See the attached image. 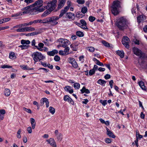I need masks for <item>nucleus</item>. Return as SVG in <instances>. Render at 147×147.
Instances as JSON below:
<instances>
[{"label":"nucleus","instance_id":"31","mask_svg":"<svg viewBox=\"0 0 147 147\" xmlns=\"http://www.w3.org/2000/svg\"><path fill=\"white\" fill-rule=\"evenodd\" d=\"M25 28L26 32L32 31L35 30V28L34 27H26Z\"/></svg>","mask_w":147,"mask_h":147},{"label":"nucleus","instance_id":"63","mask_svg":"<svg viewBox=\"0 0 147 147\" xmlns=\"http://www.w3.org/2000/svg\"><path fill=\"white\" fill-rule=\"evenodd\" d=\"M105 79L106 80L109 79L111 78V76L109 74H107L104 76Z\"/></svg>","mask_w":147,"mask_h":147},{"label":"nucleus","instance_id":"28","mask_svg":"<svg viewBox=\"0 0 147 147\" xmlns=\"http://www.w3.org/2000/svg\"><path fill=\"white\" fill-rule=\"evenodd\" d=\"M21 44L22 45H24V44H26V45H29L30 43V42L29 40H25L22 39L21 40Z\"/></svg>","mask_w":147,"mask_h":147},{"label":"nucleus","instance_id":"36","mask_svg":"<svg viewBox=\"0 0 147 147\" xmlns=\"http://www.w3.org/2000/svg\"><path fill=\"white\" fill-rule=\"evenodd\" d=\"M16 31L18 32H26L25 28H18L16 30Z\"/></svg>","mask_w":147,"mask_h":147},{"label":"nucleus","instance_id":"33","mask_svg":"<svg viewBox=\"0 0 147 147\" xmlns=\"http://www.w3.org/2000/svg\"><path fill=\"white\" fill-rule=\"evenodd\" d=\"M49 112L51 113L52 114H53L55 112V109L52 107H50L49 108Z\"/></svg>","mask_w":147,"mask_h":147},{"label":"nucleus","instance_id":"50","mask_svg":"<svg viewBox=\"0 0 147 147\" xmlns=\"http://www.w3.org/2000/svg\"><path fill=\"white\" fill-rule=\"evenodd\" d=\"M54 60L56 61H58L60 59V57L58 55H55L54 59Z\"/></svg>","mask_w":147,"mask_h":147},{"label":"nucleus","instance_id":"11","mask_svg":"<svg viewBox=\"0 0 147 147\" xmlns=\"http://www.w3.org/2000/svg\"><path fill=\"white\" fill-rule=\"evenodd\" d=\"M79 44V43H74L70 45V47L72 49L73 51H77L78 48V46Z\"/></svg>","mask_w":147,"mask_h":147},{"label":"nucleus","instance_id":"26","mask_svg":"<svg viewBox=\"0 0 147 147\" xmlns=\"http://www.w3.org/2000/svg\"><path fill=\"white\" fill-rule=\"evenodd\" d=\"M43 3L42 0H38L35 2L32 5V7H34L42 4Z\"/></svg>","mask_w":147,"mask_h":147},{"label":"nucleus","instance_id":"51","mask_svg":"<svg viewBox=\"0 0 147 147\" xmlns=\"http://www.w3.org/2000/svg\"><path fill=\"white\" fill-rule=\"evenodd\" d=\"M81 28L83 29H87L88 28L86 25H83L81 24V25L79 26Z\"/></svg>","mask_w":147,"mask_h":147},{"label":"nucleus","instance_id":"29","mask_svg":"<svg viewBox=\"0 0 147 147\" xmlns=\"http://www.w3.org/2000/svg\"><path fill=\"white\" fill-rule=\"evenodd\" d=\"M138 84L142 89H146L145 88V87L144 85V83L142 81H140L138 82Z\"/></svg>","mask_w":147,"mask_h":147},{"label":"nucleus","instance_id":"58","mask_svg":"<svg viewBox=\"0 0 147 147\" xmlns=\"http://www.w3.org/2000/svg\"><path fill=\"white\" fill-rule=\"evenodd\" d=\"M136 139H138V138L140 139L143 137V136L142 135H140L139 133H138V134H137V136H136Z\"/></svg>","mask_w":147,"mask_h":147},{"label":"nucleus","instance_id":"22","mask_svg":"<svg viewBox=\"0 0 147 147\" xmlns=\"http://www.w3.org/2000/svg\"><path fill=\"white\" fill-rule=\"evenodd\" d=\"M30 121L32 125V129H34L36 125V122L34 119L33 118L30 119Z\"/></svg>","mask_w":147,"mask_h":147},{"label":"nucleus","instance_id":"13","mask_svg":"<svg viewBox=\"0 0 147 147\" xmlns=\"http://www.w3.org/2000/svg\"><path fill=\"white\" fill-rule=\"evenodd\" d=\"M32 7V5H30L29 6H27L23 8L22 9V10L24 11L22 13L23 14L28 13L29 12V9L30 7Z\"/></svg>","mask_w":147,"mask_h":147},{"label":"nucleus","instance_id":"15","mask_svg":"<svg viewBox=\"0 0 147 147\" xmlns=\"http://www.w3.org/2000/svg\"><path fill=\"white\" fill-rule=\"evenodd\" d=\"M58 51L57 50L55 49L51 51H48L47 52V54L48 55L50 56H53L55 54L58 53Z\"/></svg>","mask_w":147,"mask_h":147},{"label":"nucleus","instance_id":"7","mask_svg":"<svg viewBox=\"0 0 147 147\" xmlns=\"http://www.w3.org/2000/svg\"><path fill=\"white\" fill-rule=\"evenodd\" d=\"M58 20V16H52L49 18V23L52 26H55L58 24V22H57V21Z\"/></svg>","mask_w":147,"mask_h":147},{"label":"nucleus","instance_id":"24","mask_svg":"<svg viewBox=\"0 0 147 147\" xmlns=\"http://www.w3.org/2000/svg\"><path fill=\"white\" fill-rule=\"evenodd\" d=\"M10 90L8 88H5V89L4 91V94L5 96H8L10 95Z\"/></svg>","mask_w":147,"mask_h":147},{"label":"nucleus","instance_id":"32","mask_svg":"<svg viewBox=\"0 0 147 147\" xmlns=\"http://www.w3.org/2000/svg\"><path fill=\"white\" fill-rule=\"evenodd\" d=\"M20 67H21V69L24 70H29V67L27 65H20Z\"/></svg>","mask_w":147,"mask_h":147},{"label":"nucleus","instance_id":"53","mask_svg":"<svg viewBox=\"0 0 147 147\" xmlns=\"http://www.w3.org/2000/svg\"><path fill=\"white\" fill-rule=\"evenodd\" d=\"M42 22V20L41 19H38L34 20L33 21V22L34 24H36L38 23H41Z\"/></svg>","mask_w":147,"mask_h":147},{"label":"nucleus","instance_id":"59","mask_svg":"<svg viewBox=\"0 0 147 147\" xmlns=\"http://www.w3.org/2000/svg\"><path fill=\"white\" fill-rule=\"evenodd\" d=\"M24 2L27 4H28L33 2V0H24Z\"/></svg>","mask_w":147,"mask_h":147},{"label":"nucleus","instance_id":"23","mask_svg":"<svg viewBox=\"0 0 147 147\" xmlns=\"http://www.w3.org/2000/svg\"><path fill=\"white\" fill-rule=\"evenodd\" d=\"M80 91L82 94L84 93H85L86 94H89L90 93L89 90L87 89H86L84 86L82 88V89L80 90Z\"/></svg>","mask_w":147,"mask_h":147},{"label":"nucleus","instance_id":"41","mask_svg":"<svg viewBox=\"0 0 147 147\" xmlns=\"http://www.w3.org/2000/svg\"><path fill=\"white\" fill-rule=\"evenodd\" d=\"M73 67L75 68H77L78 67V65L77 62L75 61L71 64Z\"/></svg>","mask_w":147,"mask_h":147},{"label":"nucleus","instance_id":"38","mask_svg":"<svg viewBox=\"0 0 147 147\" xmlns=\"http://www.w3.org/2000/svg\"><path fill=\"white\" fill-rule=\"evenodd\" d=\"M87 8L86 7H83L81 9V12L84 14L87 11Z\"/></svg>","mask_w":147,"mask_h":147},{"label":"nucleus","instance_id":"46","mask_svg":"<svg viewBox=\"0 0 147 147\" xmlns=\"http://www.w3.org/2000/svg\"><path fill=\"white\" fill-rule=\"evenodd\" d=\"M100 102L102 104L103 106H105L107 104V101L106 100H100Z\"/></svg>","mask_w":147,"mask_h":147},{"label":"nucleus","instance_id":"37","mask_svg":"<svg viewBox=\"0 0 147 147\" xmlns=\"http://www.w3.org/2000/svg\"><path fill=\"white\" fill-rule=\"evenodd\" d=\"M65 55H67L71 53L72 52H71L70 53L68 52L69 51V48L68 47H66L65 46Z\"/></svg>","mask_w":147,"mask_h":147},{"label":"nucleus","instance_id":"56","mask_svg":"<svg viewBox=\"0 0 147 147\" xmlns=\"http://www.w3.org/2000/svg\"><path fill=\"white\" fill-rule=\"evenodd\" d=\"M29 47V45H22V50L27 49Z\"/></svg>","mask_w":147,"mask_h":147},{"label":"nucleus","instance_id":"17","mask_svg":"<svg viewBox=\"0 0 147 147\" xmlns=\"http://www.w3.org/2000/svg\"><path fill=\"white\" fill-rule=\"evenodd\" d=\"M59 4L57 7L58 9H61L64 5V0H59L58 1Z\"/></svg>","mask_w":147,"mask_h":147},{"label":"nucleus","instance_id":"64","mask_svg":"<svg viewBox=\"0 0 147 147\" xmlns=\"http://www.w3.org/2000/svg\"><path fill=\"white\" fill-rule=\"evenodd\" d=\"M80 22L81 24L86 26V23L84 20L82 19L80 20Z\"/></svg>","mask_w":147,"mask_h":147},{"label":"nucleus","instance_id":"30","mask_svg":"<svg viewBox=\"0 0 147 147\" xmlns=\"http://www.w3.org/2000/svg\"><path fill=\"white\" fill-rule=\"evenodd\" d=\"M76 35L79 37H82L84 36V34L81 31H78L76 32Z\"/></svg>","mask_w":147,"mask_h":147},{"label":"nucleus","instance_id":"3","mask_svg":"<svg viewBox=\"0 0 147 147\" xmlns=\"http://www.w3.org/2000/svg\"><path fill=\"white\" fill-rule=\"evenodd\" d=\"M120 2L118 1H114L112 6L111 12L114 15H117L119 13V9L120 7Z\"/></svg>","mask_w":147,"mask_h":147},{"label":"nucleus","instance_id":"55","mask_svg":"<svg viewBox=\"0 0 147 147\" xmlns=\"http://www.w3.org/2000/svg\"><path fill=\"white\" fill-rule=\"evenodd\" d=\"M77 2L79 4H83L85 3V1L84 0H77Z\"/></svg>","mask_w":147,"mask_h":147},{"label":"nucleus","instance_id":"47","mask_svg":"<svg viewBox=\"0 0 147 147\" xmlns=\"http://www.w3.org/2000/svg\"><path fill=\"white\" fill-rule=\"evenodd\" d=\"M75 61V59L73 58H69L68 59V61L69 63L71 64Z\"/></svg>","mask_w":147,"mask_h":147},{"label":"nucleus","instance_id":"12","mask_svg":"<svg viewBox=\"0 0 147 147\" xmlns=\"http://www.w3.org/2000/svg\"><path fill=\"white\" fill-rule=\"evenodd\" d=\"M59 44L57 46V47L59 48L60 47H64V38H60L58 40Z\"/></svg>","mask_w":147,"mask_h":147},{"label":"nucleus","instance_id":"42","mask_svg":"<svg viewBox=\"0 0 147 147\" xmlns=\"http://www.w3.org/2000/svg\"><path fill=\"white\" fill-rule=\"evenodd\" d=\"M1 67L2 68L5 69L6 68H10L12 67L11 66H10L7 65H4L1 66Z\"/></svg>","mask_w":147,"mask_h":147},{"label":"nucleus","instance_id":"34","mask_svg":"<svg viewBox=\"0 0 147 147\" xmlns=\"http://www.w3.org/2000/svg\"><path fill=\"white\" fill-rule=\"evenodd\" d=\"M74 86L76 89H78L80 88V85L78 83H75L74 84Z\"/></svg>","mask_w":147,"mask_h":147},{"label":"nucleus","instance_id":"16","mask_svg":"<svg viewBox=\"0 0 147 147\" xmlns=\"http://www.w3.org/2000/svg\"><path fill=\"white\" fill-rule=\"evenodd\" d=\"M107 131V134L110 137L114 138L115 137V136L113 134L112 131H110L109 129L107 127H106Z\"/></svg>","mask_w":147,"mask_h":147},{"label":"nucleus","instance_id":"44","mask_svg":"<svg viewBox=\"0 0 147 147\" xmlns=\"http://www.w3.org/2000/svg\"><path fill=\"white\" fill-rule=\"evenodd\" d=\"M42 102H41L42 105L44 102L46 103V102H47L49 101L48 99L45 98H42Z\"/></svg>","mask_w":147,"mask_h":147},{"label":"nucleus","instance_id":"14","mask_svg":"<svg viewBox=\"0 0 147 147\" xmlns=\"http://www.w3.org/2000/svg\"><path fill=\"white\" fill-rule=\"evenodd\" d=\"M65 101L68 102L73 105H74V101L71 98L67 95L65 96Z\"/></svg>","mask_w":147,"mask_h":147},{"label":"nucleus","instance_id":"40","mask_svg":"<svg viewBox=\"0 0 147 147\" xmlns=\"http://www.w3.org/2000/svg\"><path fill=\"white\" fill-rule=\"evenodd\" d=\"M49 18H48L45 19L43 20H42V22H41V23H47L49 22Z\"/></svg>","mask_w":147,"mask_h":147},{"label":"nucleus","instance_id":"25","mask_svg":"<svg viewBox=\"0 0 147 147\" xmlns=\"http://www.w3.org/2000/svg\"><path fill=\"white\" fill-rule=\"evenodd\" d=\"M34 10H35L36 11H38L39 12H42L44 11V9H43V8H41L40 6H37L35 7L34 8Z\"/></svg>","mask_w":147,"mask_h":147},{"label":"nucleus","instance_id":"60","mask_svg":"<svg viewBox=\"0 0 147 147\" xmlns=\"http://www.w3.org/2000/svg\"><path fill=\"white\" fill-rule=\"evenodd\" d=\"M27 130L28 133L29 134H31L32 132V130L31 127H29L27 128Z\"/></svg>","mask_w":147,"mask_h":147},{"label":"nucleus","instance_id":"2","mask_svg":"<svg viewBox=\"0 0 147 147\" xmlns=\"http://www.w3.org/2000/svg\"><path fill=\"white\" fill-rule=\"evenodd\" d=\"M117 26L119 28L123 30L126 28V20L123 17H122L117 19Z\"/></svg>","mask_w":147,"mask_h":147},{"label":"nucleus","instance_id":"9","mask_svg":"<svg viewBox=\"0 0 147 147\" xmlns=\"http://www.w3.org/2000/svg\"><path fill=\"white\" fill-rule=\"evenodd\" d=\"M52 147H57L56 143L53 138H51L46 140Z\"/></svg>","mask_w":147,"mask_h":147},{"label":"nucleus","instance_id":"27","mask_svg":"<svg viewBox=\"0 0 147 147\" xmlns=\"http://www.w3.org/2000/svg\"><path fill=\"white\" fill-rule=\"evenodd\" d=\"M9 58L11 59H15L16 57L15 56V53L13 52H11L9 54Z\"/></svg>","mask_w":147,"mask_h":147},{"label":"nucleus","instance_id":"54","mask_svg":"<svg viewBox=\"0 0 147 147\" xmlns=\"http://www.w3.org/2000/svg\"><path fill=\"white\" fill-rule=\"evenodd\" d=\"M70 44V42L67 39H65V45L66 46L69 45Z\"/></svg>","mask_w":147,"mask_h":147},{"label":"nucleus","instance_id":"19","mask_svg":"<svg viewBox=\"0 0 147 147\" xmlns=\"http://www.w3.org/2000/svg\"><path fill=\"white\" fill-rule=\"evenodd\" d=\"M65 90L68 92L70 94H72L74 92L73 89L71 88V87L68 86L65 87Z\"/></svg>","mask_w":147,"mask_h":147},{"label":"nucleus","instance_id":"57","mask_svg":"<svg viewBox=\"0 0 147 147\" xmlns=\"http://www.w3.org/2000/svg\"><path fill=\"white\" fill-rule=\"evenodd\" d=\"M105 142L107 143H110L111 142V139L107 138L105 139Z\"/></svg>","mask_w":147,"mask_h":147},{"label":"nucleus","instance_id":"43","mask_svg":"<svg viewBox=\"0 0 147 147\" xmlns=\"http://www.w3.org/2000/svg\"><path fill=\"white\" fill-rule=\"evenodd\" d=\"M64 14V9H63L61 11L59 15V17H58V19H59V18H61L62 16H63Z\"/></svg>","mask_w":147,"mask_h":147},{"label":"nucleus","instance_id":"45","mask_svg":"<svg viewBox=\"0 0 147 147\" xmlns=\"http://www.w3.org/2000/svg\"><path fill=\"white\" fill-rule=\"evenodd\" d=\"M87 49L90 52H93L95 50L94 48L92 47H88L87 48Z\"/></svg>","mask_w":147,"mask_h":147},{"label":"nucleus","instance_id":"61","mask_svg":"<svg viewBox=\"0 0 147 147\" xmlns=\"http://www.w3.org/2000/svg\"><path fill=\"white\" fill-rule=\"evenodd\" d=\"M96 64L97 65L100 66H104L103 63H102L100 62L98 60V61L97 62H96Z\"/></svg>","mask_w":147,"mask_h":147},{"label":"nucleus","instance_id":"6","mask_svg":"<svg viewBox=\"0 0 147 147\" xmlns=\"http://www.w3.org/2000/svg\"><path fill=\"white\" fill-rule=\"evenodd\" d=\"M130 42L129 38L126 36H124L123 38L122 43L127 49L129 48V43Z\"/></svg>","mask_w":147,"mask_h":147},{"label":"nucleus","instance_id":"48","mask_svg":"<svg viewBox=\"0 0 147 147\" xmlns=\"http://www.w3.org/2000/svg\"><path fill=\"white\" fill-rule=\"evenodd\" d=\"M95 20V18L92 16H90L89 18V20L91 22H93Z\"/></svg>","mask_w":147,"mask_h":147},{"label":"nucleus","instance_id":"21","mask_svg":"<svg viewBox=\"0 0 147 147\" xmlns=\"http://www.w3.org/2000/svg\"><path fill=\"white\" fill-rule=\"evenodd\" d=\"M116 53L119 55L121 58H123L124 57V53L123 51L118 50L116 52Z\"/></svg>","mask_w":147,"mask_h":147},{"label":"nucleus","instance_id":"62","mask_svg":"<svg viewBox=\"0 0 147 147\" xmlns=\"http://www.w3.org/2000/svg\"><path fill=\"white\" fill-rule=\"evenodd\" d=\"M5 113V111L4 109H0V115H3Z\"/></svg>","mask_w":147,"mask_h":147},{"label":"nucleus","instance_id":"18","mask_svg":"<svg viewBox=\"0 0 147 147\" xmlns=\"http://www.w3.org/2000/svg\"><path fill=\"white\" fill-rule=\"evenodd\" d=\"M74 15V14L72 13L71 12L68 13L66 14L65 18L72 20Z\"/></svg>","mask_w":147,"mask_h":147},{"label":"nucleus","instance_id":"8","mask_svg":"<svg viewBox=\"0 0 147 147\" xmlns=\"http://www.w3.org/2000/svg\"><path fill=\"white\" fill-rule=\"evenodd\" d=\"M55 137L57 139V141L59 142H60L62 139V135L61 133L58 132V131L57 130H56L55 131Z\"/></svg>","mask_w":147,"mask_h":147},{"label":"nucleus","instance_id":"10","mask_svg":"<svg viewBox=\"0 0 147 147\" xmlns=\"http://www.w3.org/2000/svg\"><path fill=\"white\" fill-rule=\"evenodd\" d=\"M146 19V17L144 14L139 15L137 18V22L138 23H140L144 21Z\"/></svg>","mask_w":147,"mask_h":147},{"label":"nucleus","instance_id":"1","mask_svg":"<svg viewBox=\"0 0 147 147\" xmlns=\"http://www.w3.org/2000/svg\"><path fill=\"white\" fill-rule=\"evenodd\" d=\"M57 0H53L48 3L47 6L49 9L46 10L42 14L41 16L44 17L49 14L56 7V3Z\"/></svg>","mask_w":147,"mask_h":147},{"label":"nucleus","instance_id":"52","mask_svg":"<svg viewBox=\"0 0 147 147\" xmlns=\"http://www.w3.org/2000/svg\"><path fill=\"white\" fill-rule=\"evenodd\" d=\"M23 110L29 113H32L30 109H27L26 108L24 107Z\"/></svg>","mask_w":147,"mask_h":147},{"label":"nucleus","instance_id":"49","mask_svg":"<svg viewBox=\"0 0 147 147\" xmlns=\"http://www.w3.org/2000/svg\"><path fill=\"white\" fill-rule=\"evenodd\" d=\"M95 70L94 69L90 70L89 72V75L92 76L95 73Z\"/></svg>","mask_w":147,"mask_h":147},{"label":"nucleus","instance_id":"39","mask_svg":"<svg viewBox=\"0 0 147 147\" xmlns=\"http://www.w3.org/2000/svg\"><path fill=\"white\" fill-rule=\"evenodd\" d=\"M102 43L105 46L107 47H110V44L109 43L105 41L102 40Z\"/></svg>","mask_w":147,"mask_h":147},{"label":"nucleus","instance_id":"20","mask_svg":"<svg viewBox=\"0 0 147 147\" xmlns=\"http://www.w3.org/2000/svg\"><path fill=\"white\" fill-rule=\"evenodd\" d=\"M97 83L102 86H105L106 82L101 79H100L97 81Z\"/></svg>","mask_w":147,"mask_h":147},{"label":"nucleus","instance_id":"4","mask_svg":"<svg viewBox=\"0 0 147 147\" xmlns=\"http://www.w3.org/2000/svg\"><path fill=\"white\" fill-rule=\"evenodd\" d=\"M32 56L35 62H38V60L40 61L45 58L42 53L38 52L33 53L32 55Z\"/></svg>","mask_w":147,"mask_h":147},{"label":"nucleus","instance_id":"35","mask_svg":"<svg viewBox=\"0 0 147 147\" xmlns=\"http://www.w3.org/2000/svg\"><path fill=\"white\" fill-rule=\"evenodd\" d=\"M39 33L38 32H33L32 33H28L26 34V36H34L35 35H37L39 34Z\"/></svg>","mask_w":147,"mask_h":147},{"label":"nucleus","instance_id":"5","mask_svg":"<svg viewBox=\"0 0 147 147\" xmlns=\"http://www.w3.org/2000/svg\"><path fill=\"white\" fill-rule=\"evenodd\" d=\"M132 51L134 54L140 57L144 58L146 57L145 53L142 52L140 50L136 47L133 48Z\"/></svg>","mask_w":147,"mask_h":147}]
</instances>
